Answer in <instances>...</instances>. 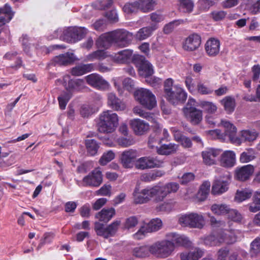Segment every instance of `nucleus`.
Returning <instances> with one entry per match:
<instances>
[{
	"mask_svg": "<svg viewBox=\"0 0 260 260\" xmlns=\"http://www.w3.org/2000/svg\"><path fill=\"white\" fill-rule=\"evenodd\" d=\"M133 38L132 33L124 29H117L102 34L96 40L98 48L109 49L111 47L124 48L131 43Z\"/></svg>",
	"mask_w": 260,
	"mask_h": 260,
	"instance_id": "nucleus-1",
	"label": "nucleus"
},
{
	"mask_svg": "<svg viewBox=\"0 0 260 260\" xmlns=\"http://www.w3.org/2000/svg\"><path fill=\"white\" fill-rule=\"evenodd\" d=\"M106 51V50H96L87 55L86 60L90 61L95 59L102 60L110 57L114 62L119 63H128L131 61L133 50H122L115 54L114 56L109 54Z\"/></svg>",
	"mask_w": 260,
	"mask_h": 260,
	"instance_id": "nucleus-2",
	"label": "nucleus"
},
{
	"mask_svg": "<svg viewBox=\"0 0 260 260\" xmlns=\"http://www.w3.org/2000/svg\"><path fill=\"white\" fill-rule=\"evenodd\" d=\"M88 32L84 27H69L62 30L61 28L56 30L53 34V38H59L69 43H75L82 39Z\"/></svg>",
	"mask_w": 260,
	"mask_h": 260,
	"instance_id": "nucleus-3",
	"label": "nucleus"
},
{
	"mask_svg": "<svg viewBox=\"0 0 260 260\" xmlns=\"http://www.w3.org/2000/svg\"><path fill=\"white\" fill-rule=\"evenodd\" d=\"M118 125L117 114L110 110L103 112L100 115L99 121L97 123L98 131L104 134L113 133Z\"/></svg>",
	"mask_w": 260,
	"mask_h": 260,
	"instance_id": "nucleus-4",
	"label": "nucleus"
},
{
	"mask_svg": "<svg viewBox=\"0 0 260 260\" xmlns=\"http://www.w3.org/2000/svg\"><path fill=\"white\" fill-rule=\"evenodd\" d=\"M179 184L177 183L170 182L165 185H156L149 187V194L151 198L154 197L155 202H162L165 198L172 192H176L179 189Z\"/></svg>",
	"mask_w": 260,
	"mask_h": 260,
	"instance_id": "nucleus-5",
	"label": "nucleus"
},
{
	"mask_svg": "<svg viewBox=\"0 0 260 260\" xmlns=\"http://www.w3.org/2000/svg\"><path fill=\"white\" fill-rule=\"evenodd\" d=\"M136 100L143 107L151 110L156 105V98L149 89L141 88L136 90L134 93Z\"/></svg>",
	"mask_w": 260,
	"mask_h": 260,
	"instance_id": "nucleus-6",
	"label": "nucleus"
},
{
	"mask_svg": "<svg viewBox=\"0 0 260 260\" xmlns=\"http://www.w3.org/2000/svg\"><path fill=\"white\" fill-rule=\"evenodd\" d=\"M150 253L166 258L170 255L174 250V244L170 240L156 242L150 246Z\"/></svg>",
	"mask_w": 260,
	"mask_h": 260,
	"instance_id": "nucleus-7",
	"label": "nucleus"
},
{
	"mask_svg": "<svg viewBox=\"0 0 260 260\" xmlns=\"http://www.w3.org/2000/svg\"><path fill=\"white\" fill-rule=\"evenodd\" d=\"M120 224L119 220L114 221L106 226L103 223L95 222L94 229L98 236L108 239L116 234Z\"/></svg>",
	"mask_w": 260,
	"mask_h": 260,
	"instance_id": "nucleus-8",
	"label": "nucleus"
},
{
	"mask_svg": "<svg viewBox=\"0 0 260 260\" xmlns=\"http://www.w3.org/2000/svg\"><path fill=\"white\" fill-rule=\"evenodd\" d=\"M204 221V217L202 215L194 213L182 215L179 218V222L181 224L193 228H202Z\"/></svg>",
	"mask_w": 260,
	"mask_h": 260,
	"instance_id": "nucleus-9",
	"label": "nucleus"
},
{
	"mask_svg": "<svg viewBox=\"0 0 260 260\" xmlns=\"http://www.w3.org/2000/svg\"><path fill=\"white\" fill-rule=\"evenodd\" d=\"M231 178V174L229 172H225L222 176L213 182L212 193L213 194H219L227 191Z\"/></svg>",
	"mask_w": 260,
	"mask_h": 260,
	"instance_id": "nucleus-10",
	"label": "nucleus"
},
{
	"mask_svg": "<svg viewBox=\"0 0 260 260\" xmlns=\"http://www.w3.org/2000/svg\"><path fill=\"white\" fill-rule=\"evenodd\" d=\"M164 161L156 157H142L139 158L136 162V167L140 170L149 168H158L162 166Z\"/></svg>",
	"mask_w": 260,
	"mask_h": 260,
	"instance_id": "nucleus-11",
	"label": "nucleus"
},
{
	"mask_svg": "<svg viewBox=\"0 0 260 260\" xmlns=\"http://www.w3.org/2000/svg\"><path fill=\"white\" fill-rule=\"evenodd\" d=\"M204 243L206 246H217L223 243L229 244L232 242L227 240V234L221 231L206 237Z\"/></svg>",
	"mask_w": 260,
	"mask_h": 260,
	"instance_id": "nucleus-12",
	"label": "nucleus"
},
{
	"mask_svg": "<svg viewBox=\"0 0 260 260\" xmlns=\"http://www.w3.org/2000/svg\"><path fill=\"white\" fill-rule=\"evenodd\" d=\"M187 94L185 90L180 86H174V89L166 99L172 105H176L184 103L187 99Z\"/></svg>",
	"mask_w": 260,
	"mask_h": 260,
	"instance_id": "nucleus-13",
	"label": "nucleus"
},
{
	"mask_svg": "<svg viewBox=\"0 0 260 260\" xmlns=\"http://www.w3.org/2000/svg\"><path fill=\"white\" fill-rule=\"evenodd\" d=\"M82 182L86 186H99L103 182L102 172L97 169L92 170L83 178Z\"/></svg>",
	"mask_w": 260,
	"mask_h": 260,
	"instance_id": "nucleus-14",
	"label": "nucleus"
},
{
	"mask_svg": "<svg viewBox=\"0 0 260 260\" xmlns=\"http://www.w3.org/2000/svg\"><path fill=\"white\" fill-rule=\"evenodd\" d=\"M87 83L97 89H105L108 87L109 84L100 75L93 73L85 77Z\"/></svg>",
	"mask_w": 260,
	"mask_h": 260,
	"instance_id": "nucleus-15",
	"label": "nucleus"
},
{
	"mask_svg": "<svg viewBox=\"0 0 260 260\" xmlns=\"http://www.w3.org/2000/svg\"><path fill=\"white\" fill-rule=\"evenodd\" d=\"M254 170V167L251 165L237 167L235 171V178L240 181H245L249 179Z\"/></svg>",
	"mask_w": 260,
	"mask_h": 260,
	"instance_id": "nucleus-16",
	"label": "nucleus"
},
{
	"mask_svg": "<svg viewBox=\"0 0 260 260\" xmlns=\"http://www.w3.org/2000/svg\"><path fill=\"white\" fill-rule=\"evenodd\" d=\"M76 60L73 53L67 52L55 56L51 60V64L54 66H67L73 63Z\"/></svg>",
	"mask_w": 260,
	"mask_h": 260,
	"instance_id": "nucleus-17",
	"label": "nucleus"
},
{
	"mask_svg": "<svg viewBox=\"0 0 260 260\" xmlns=\"http://www.w3.org/2000/svg\"><path fill=\"white\" fill-rule=\"evenodd\" d=\"M149 192V187H147L140 190L139 188L136 187L133 192L134 203L136 204H144L149 201L151 199Z\"/></svg>",
	"mask_w": 260,
	"mask_h": 260,
	"instance_id": "nucleus-18",
	"label": "nucleus"
},
{
	"mask_svg": "<svg viewBox=\"0 0 260 260\" xmlns=\"http://www.w3.org/2000/svg\"><path fill=\"white\" fill-rule=\"evenodd\" d=\"M184 112L193 125H197L202 120V111L195 107L185 108L184 110Z\"/></svg>",
	"mask_w": 260,
	"mask_h": 260,
	"instance_id": "nucleus-19",
	"label": "nucleus"
},
{
	"mask_svg": "<svg viewBox=\"0 0 260 260\" xmlns=\"http://www.w3.org/2000/svg\"><path fill=\"white\" fill-rule=\"evenodd\" d=\"M221 153L220 149L210 148L202 153L203 162L208 166L213 165L216 162V158Z\"/></svg>",
	"mask_w": 260,
	"mask_h": 260,
	"instance_id": "nucleus-20",
	"label": "nucleus"
},
{
	"mask_svg": "<svg viewBox=\"0 0 260 260\" xmlns=\"http://www.w3.org/2000/svg\"><path fill=\"white\" fill-rule=\"evenodd\" d=\"M137 157V151L133 149H129L123 151L120 156V161L125 168H131L133 162Z\"/></svg>",
	"mask_w": 260,
	"mask_h": 260,
	"instance_id": "nucleus-21",
	"label": "nucleus"
},
{
	"mask_svg": "<svg viewBox=\"0 0 260 260\" xmlns=\"http://www.w3.org/2000/svg\"><path fill=\"white\" fill-rule=\"evenodd\" d=\"M221 123L225 128V135L228 137L232 142L234 143L239 142L240 139L236 137L237 128L236 126L227 120H222Z\"/></svg>",
	"mask_w": 260,
	"mask_h": 260,
	"instance_id": "nucleus-22",
	"label": "nucleus"
},
{
	"mask_svg": "<svg viewBox=\"0 0 260 260\" xmlns=\"http://www.w3.org/2000/svg\"><path fill=\"white\" fill-rule=\"evenodd\" d=\"M201 44V36L197 33H193L186 38L183 47L184 49H198Z\"/></svg>",
	"mask_w": 260,
	"mask_h": 260,
	"instance_id": "nucleus-23",
	"label": "nucleus"
},
{
	"mask_svg": "<svg viewBox=\"0 0 260 260\" xmlns=\"http://www.w3.org/2000/svg\"><path fill=\"white\" fill-rule=\"evenodd\" d=\"M167 237L170 239L177 246L189 247L191 246V242L183 235H180L176 233H171L167 235Z\"/></svg>",
	"mask_w": 260,
	"mask_h": 260,
	"instance_id": "nucleus-24",
	"label": "nucleus"
},
{
	"mask_svg": "<svg viewBox=\"0 0 260 260\" xmlns=\"http://www.w3.org/2000/svg\"><path fill=\"white\" fill-rule=\"evenodd\" d=\"M158 28L156 23H151L150 25L140 28L136 33L137 40H143L150 37L152 32Z\"/></svg>",
	"mask_w": 260,
	"mask_h": 260,
	"instance_id": "nucleus-25",
	"label": "nucleus"
},
{
	"mask_svg": "<svg viewBox=\"0 0 260 260\" xmlns=\"http://www.w3.org/2000/svg\"><path fill=\"white\" fill-rule=\"evenodd\" d=\"M108 105L113 110L117 111H123L126 108L125 104L113 93L108 95Z\"/></svg>",
	"mask_w": 260,
	"mask_h": 260,
	"instance_id": "nucleus-26",
	"label": "nucleus"
},
{
	"mask_svg": "<svg viewBox=\"0 0 260 260\" xmlns=\"http://www.w3.org/2000/svg\"><path fill=\"white\" fill-rule=\"evenodd\" d=\"M131 125L135 133L137 135L144 134L149 128L148 123L139 119L131 120Z\"/></svg>",
	"mask_w": 260,
	"mask_h": 260,
	"instance_id": "nucleus-27",
	"label": "nucleus"
},
{
	"mask_svg": "<svg viewBox=\"0 0 260 260\" xmlns=\"http://www.w3.org/2000/svg\"><path fill=\"white\" fill-rule=\"evenodd\" d=\"M86 88L84 80L83 79H71L68 81V84L66 86L67 91L70 92L80 91Z\"/></svg>",
	"mask_w": 260,
	"mask_h": 260,
	"instance_id": "nucleus-28",
	"label": "nucleus"
},
{
	"mask_svg": "<svg viewBox=\"0 0 260 260\" xmlns=\"http://www.w3.org/2000/svg\"><path fill=\"white\" fill-rule=\"evenodd\" d=\"M14 13L11 7L6 4L4 7L0 8V27L9 22L13 18Z\"/></svg>",
	"mask_w": 260,
	"mask_h": 260,
	"instance_id": "nucleus-29",
	"label": "nucleus"
},
{
	"mask_svg": "<svg viewBox=\"0 0 260 260\" xmlns=\"http://www.w3.org/2000/svg\"><path fill=\"white\" fill-rule=\"evenodd\" d=\"M220 162L222 166L227 168L233 167L235 164V153L234 151H224L221 156Z\"/></svg>",
	"mask_w": 260,
	"mask_h": 260,
	"instance_id": "nucleus-30",
	"label": "nucleus"
},
{
	"mask_svg": "<svg viewBox=\"0 0 260 260\" xmlns=\"http://www.w3.org/2000/svg\"><path fill=\"white\" fill-rule=\"evenodd\" d=\"M204 253L202 249L196 247L192 251L181 253L180 257L181 260H198L203 256Z\"/></svg>",
	"mask_w": 260,
	"mask_h": 260,
	"instance_id": "nucleus-31",
	"label": "nucleus"
},
{
	"mask_svg": "<svg viewBox=\"0 0 260 260\" xmlns=\"http://www.w3.org/2000/svg\"><path fill=\"white\" fill-rule=\"evenodd\" d=\"M115 214V210L113 208L108 209L103 208L100 212H98L95 217L100 221L104 222H108Z\"/></svg>",
	"mask_w": 260,
	"mask_h": 260,
	"instance_id": "nucleus-32",
	"label": "nucleus"
},
{
	"mask_svg": "<svg viewBox=\"0 0 260 260\" xmlns=\"http://www.w3.org/2000/svg\"><path fill=\"white\" fill-rule=\"evenodd\" d=\"M178 145L173 143L163 144L159 147L156 146L157 152L160 155H169L174 153L178 149Z\"/></svg>",
	"mask_w": 260,
	"mask_h": 260,
	"instance_id": "nucleus-33",
	"label": "nucleus"
},
{
	"mask_svg": "<svg viewBox=\"0 0 260 260\" xmlns=\"http://www.w3.org/2000/svg\"><path fill=\"white\" fill-rule=\"evenodd\" d=\"M85 145L88 155L93 156L97 154L100 148V143L94 139H87L85 141Z\"/></svg>",
	"mask_w": 260,
	"mask_h": 260,
	"instance_id": "nucleus-34",
	"label": "nucleus"
},
{
	"mask_svg": "<svg viewBox=\"0 0 260 260\" xmlns=\"http://www.w3.org/2000/svg\"><path fill=\"white\" fill-rule=\"evenodd\" d=\"M220 103L223 106L224 110L228 114L234 112L236 107L234 98L231 96H226L221 100Z\"/></svg>",
	"mask_w": 260,
	"mask_h": 260,
	"instance_id": "nucleus-35",
	"label": "nucleus"
},
{
	"mask_svg": "<svg viewBox=\"0 0 260 260\" xmlns=\"http://www.w3.org/2000/svg\"><path fill=\"white\" fill-rule=\"evenodd\" d=\"M252 190L249 188H245L241 190H238L235 196V200L239 203L250 199L252 194Z\"/></svg>",
	"mask_w": 260,
	"mask_h": 260,
	"instance_id": "nucleus-36",
	"label": "nucleus"
},
{
	"mask_svg": "<svg viewBox=\"0 0 260 260\" xmlns=\"http://www.w3.org/2000/svg\"><path fill=\"white\" fill-rule=\"evenodd\" d=\"M22 47L25 49L37 48L39 46L38 41L34 38H29L27 35H23L20 39Z\"/></svg>",
	"mask_w": 260,
	"mask_h": 260,
	"instance_id": "nucleus-37",
	"label": "nucleus"
},
{
	"mask_svg": "<svg viewBox=\"0 0 260 260\" xmlns=\"http://www.w3.org/2000/svg\"><path fill=\"white\" fill-rule=\"evenodd\" d=\"M229 209V206L224 204H214L211 207L212 212L217 215H228Z\"/></svg>",
	"mask_w": 260,
	"mask_h": 260,
	"instance_id": "nucleus-38",
	"label": "nucleus"
},
{
	"mask_svg": "<svg viewBox=\"0 0 260 260\" xmlns=\"http://www.w3.org/2000/svg\"><path fill=\"white\" fill-rule=\"evenodd\" d=\"M249 211L255 213L260 210V191L254 192L252 197V202L249 204Z\"/></svg>",
	"mask_w": 260,
	"mask_h": 260,
	"instance_id": "nucleus-39",
	"label": "nucleus"
},
{
	"mask_svg": "<svg viewBox=\"0 0 260 260\" xmlns=\"http://www.w3.org/2000/svg\"><path fill=\"white\" fill-rule=\"evenodd\" d=\"M138 68L140 74L145 78L152 75L154 73L152 65L148 60Z\"/></svg>",
	"mask_w": 260,
	"mask_h": 260,
	"instance_id": "nucleus-40",
	"label": "nucleus"
},
{
	"mask_svg": "<svg viewBox=\"0 0 260 260\" xmlns=\"http://www.w3.org/2000/svg\"><path fill=\"white\" fill-rule=\"evenodd\" d=\"M210 187L209 182L205 181L202 184L198 193V198L199 200L203 201L207 198L210 191Z\"/></svg>",
	"mask_w": 260,
	"mask_h": 260,
	"instance_id": "nucleus-41",
	"label": "nucleus"
},
{
	"mask_svg": "<svg viewBox=\"0 0 260 260\" xmlns=\"http://www.w3.org/2000/svg\"><path fill=\"white\" fill-rule=\"evenodd\" d=\"M139 10L143 12H148L153 9L155 0H138Z\"/></svg>",
	"mask_w": 260,
	"mask_h": 260,
	"instance_id": "nucleus-42",
	"label": "nucleus"
},
{
	"mask_svg": "<svg viewBox=\"0 0 260 260\" xmlns=\"http://www.w3.org/2000/svg\"><path fill=\"white\" fill-rule=\"evenodd\" d=\"M254 150L252 148H249L246 151L243 152L240 156V161L242 163L248 162L255 158Z\"/></svg>",
	"mask_w": 260,
	"mask_h": 260,
	"instance_id": "nucleus-43",
	"label": "nucleus"
},
{
	"mask_svg": "<svg viewBox=\"0 0 260 260\" xmlns=\"http://www.w3.org/2000/svg\"><path fill=\"white\" fill-rule=\"evenodd\" d=\"M161 226V220L159 218H155L151 220L145 228L148 232L151 233L157 231Z\"/></svg>",
	"mask_w": 260,
	"mask_h": 260,
	"instance_id": "nucleus-44",
	"label": "nucleus"
},
{
	"mask_svg": "<svg viewBox=\"0 0 260 260\" xmlns=\"http://www.w3.org/2000/svg\"><path fill=\"white\" fill-rule=\"evenodd\" d=\"M257 134L249 130H243L241 132V140L244 142H252L256 140Z\"/></svg>",
	"mask_w": 260,
	"mask_h": 260,
	"instance_id": "nucleus-45",
	"label": "nucleus"
},
{
	"mask_svg": "<svg viewBox=\"0 0 260 260\" xmlns=\"http://www.w3.org/2000/svg\"><path fill=\"white\" fill-rule=\"evenodd\" d=\"M200 106L204 111L209 114L214 113L217 110L216 105L211 102L206 101H201L200 103Z\"/></svg>",
	"mask_w": 260,
	"mask_h": 260,
	"instance_id": "nucleus-46",
	"label": "nucleus"
},
{
	"mask_svg": "<svg viewBox=\"0 0 260 260\" xmlns=\"http://www.w3.org/2000/svg\"><path fill=\"white\" fill-rule=\"evenodd\" d=\"M150 252V247L141 246L136 247L133 250L134 255L140 258L145 257L149 255Z\"/></svg>",
	"mask_w": 260,
	"mask_h": 260,
	"instance_id": "nucleus-47",
	"label": "nucleus"
},
{
	"mask_svg": "<svg viewBox=\"0 0 260 260\" xmlns=\"http://www.w3.org/2000/svg\"><path fill=\"white\" fill-rule=\"evenodd\" d=\"M250 253L252 257H255L260 253V238H256L250 244Z\"/></svg>",
	"mask_w": 260,
	"mask_h": 260,
	"instance_id": "nucleus-48",
	"label": "nucleus"
},
{
	"mask_svg": "<svg viewBox=\"0 0 260 260\" xmlns=\"http://www.w3.org/2000/svg\"><path fill=\"white\" fill-rule=\"evenodd\" d=\"M180 9L184 13H190L192 11L194 5L191 0H179Z\"/></svg>",
	"mask_w": 260,
	"mask_h": 260,
	"instance_id": "nucleus-49",
	"label": "nucleus"
},
{
	"mask_svg": "<svg viewBox=\"0 0 260 260\" xmlns=\"http://www.w3.org/2000/svg\"><path fill=\"white\" fill-rule=\"evenodd\" d=\"M139 4L138 0L132 3H127L124 6L123 10L124 12L130 14L137 12L139 10Z\"/></svg>",
	"mask_w": 260,
	"mask_h": 260,
	"instance_id": "nucleus-50",
	"label": "nucleus"
},
{
	"mask_svg": "<svg viewBox=\"0 0 260 260\" xmlns=\"http://www.w3.org/2000/svg\"><path fill=\"white\" fill-rule=\"evenodd\" d=\"M115 158V153L112 151L109 150L104 153L99 160V163L102 166L107 165Z\"/></svg>",
	"mask_w": 260,
	"mask_h": 260,
	"instance_id": "nucleus-51",
	"label": "nucleus"
},
{
	"mask_svg": "<svg viewBox=\"0 0 260 260\" xmlns=\"http://www.w3.org/2000/svg\"><path fill=\"white\" fill-rule=\"evenodd\" d=\"M198 92L202 95H207L212 94L213 92V89L203 83L200 82L197 85Z\"/></svg>",
	"mask_w": 260,
	"mask_h": 260,
	"instance_id": "nucleus-52",
	"label": "nucleus"
},
{
	"mask_svg": "<svg viewBox=\"0 0 260 260\" xmlns=\"http://www.w3.org/2000/svg\"><path fill=\"white\" fill-rule=\"evenodd\" d=\"M80 114L82 117H88L94 113V109L89 105H83L80 108Z\"/></svg>",
	"mask_w": 260,
	"mask_h": 260,
	"instance_id": "nucleus-53",
	"label": "nucleus"
},
{
	"mask_svg": "<svg viewBox=\"0 0 260 260\" xmlns=\"http://www.w3.org/2000/svg\"><path fill=\"white\" fill-rule=\"evenodd\" d=\"M228 216L229 219L234 222H240L242 219V215L236 209L230 208Z\"/></svg>",
	"mask_w": 260,
	"mask_h": 260,
	"instance_id": "nucleus-54",
	"label": "nucleus"
},
{
	"mask_svg": "<svg viewBox=\"0 0 260 260\" xmlns=\"http://www.w3.org/2000/svg\"><path fill=\"white\" fill-rule=\"evenodd\" d=\"M161 142V139L158 137L156 132L151 134L148 139V144L149 148L153 149L156 146V144H160Z\"/></svg>",
	"mask_w": 260,
	"mask_h": 260,
	"instance_id": "nucleus-55",
	"label": "nucleus"
},
{
	"mask_svg": "<svg viewBox=\"0 0 260 260\" xmlns=\"http://www.w3.org/2000/svg\"><path fill=\"white\" fill-rule=\"evenodd\" d=\"M183 22V20H176L169 23L168 24H167L164 27V33L165 34H170L173 30L175 26H178Z\"/></svg>",
	"mask_w": 260,
	"mask_h": 260,
	"instance_id": "nucleus-56",
	"label": "nucleus"
},
{
	"mask_svg": "<svg viewBox=\"0 0 260 260\" xmlns=\"http://www.w3.org/2000/svg\"><path fill=\"white\" fill-rule=\"evenodd\" d=\"M134 113L139 115L140 116L146 118L148 120L152 119V113L146 112L139 107H135L133 109Z\"/></svg>",
	"mask_w": 260,
	"mask_h": 260,
	"instance_id": "nucleus-57",
	"label": "nucleus"
},
{
	"mask_svg": "<svg viewBox=\"0 0 260 260\" xmlns=\"http://www.w3.org/2000/svg\"><path fill=\"white\" fill-rule=\"evenodd\" d=\"M138 223V219L136 216H132L127 218L124 224L125 229L129 230L135 227Z\"/></svg>",
	"mask_w": 260,
	"mask_h": 260,
	"instance_id": "nucleus-58",
	"label": "nucleus"
},
{
	"mask_svg": "<svg viewBox=\"0 0 260 260\" xmlns=\"http://www.w3.org/2000/svg\"><path fill=\"white\" fill-rule=\"evenodd\" d=\"M113 0H105L98 1L94 4L96 8L100 10H106L111 8L113 5Z\"/></svg>",
	"mask_w": 260,
	"mask_h": 260,
	"instance_id": "nucleus-59",
	"label": "nucleus"
},
{
	"mask_svg": "<svg viewBox=\"0 0 260 260\" xmlns=\"http://www.w3.org/2000/svg\"><path fill=\"white\" fill-rule=\"evenodd\" d=\"M173 80L171 78H168L164 82L165 96H168L174 89Z\"/></svg>",
	"mask_w": 260,
	"mask_h": 260,
	"instance_id": "nucleus-60",
	"label": "nucleus"
},
{
	"mask_svg": "<svg viewBox=\"0 0 260 260\" xmlns=\"http://www.w3.org/2000/svg\"><path fill=\"white\" fill-rule=\"evenodd\" d=\"M220 42L214 38H210L205 44V49H219Z\"/></svg>",
	"mask_w": 260,
	"mask_h": 260,
	"instance_id": "nucleus-61",
	"label": "nucleus"
},
{
	"mask_svg": "<svg viewBox=\"0 0 260 260\" xmlns=\"http://www.w3.org/2000/svg\"><path fill=\"white\" fill-rule=\"evenodd\" d=\"M146 61L147 60L144 56L139 54H134L133 56H132L131 62H132L138 68Z\"/></svg>",
	"mask_w": 260,
	"mask_h": 260,
	"instance_id": "nucleus-62",
	"label": "nucleus"
},
{
	"mask_svg": "<svg viewBox=\"0 0 260 260\" xmlns=\"http://www.w3.org/2000/svg\"><path fill=\"white\" fill-rule=\"evenodd\" d=\"M123 88L129 92L135 89V82L130 78H126L122 81Z\"/></svg>",
	"mask_w": 260,
	"mask_h": 260,
	"instance_id": "nucleus-63",
	"label": "nucleus"
},
{
	"mask_svg": "<svg viewBox=\"0 0 260 260\" xmlns=\"http://www.w3.org/2000/svg\"><path fill=\"white\" fill-rule=\"evenodd\" d=\"M112 186L110 184H104L100 189L96 191L98 196H110Z\"/></svg>",
	"mask_w": 260,
	"mask_h": 260,
	"instance_id": "nucleus-64",
	"label": "nucleus"
}]
</instances>
